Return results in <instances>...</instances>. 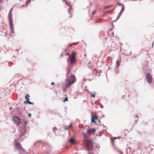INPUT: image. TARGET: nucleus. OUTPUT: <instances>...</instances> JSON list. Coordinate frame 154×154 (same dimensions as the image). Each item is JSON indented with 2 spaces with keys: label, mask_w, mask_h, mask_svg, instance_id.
<instances>
[{
  "label": "nucleus",
  "mask_w": 154,
  "mask_h": 154,
  "mask_svg": "<svg viewBox=\"0 0 154 154\" xmlns=\"http://www.w3.org/2000/svg\"><path fill=\"white\" fill-rule=\"evenodd\" d=\"M68 100L67 97L66 96V97L65 98V99L63 100V101L65 102V101H68Z\"/></svg>",
  "instance_id": "20"
},
{
  "label": "nucleus",
  "mask_w": 154,
  "mask_h": 154,
  "mask_svg": "<svg viewBox=\"0 0 154 154\" xmlns=\"http://www.w3.org/2000/svg\"><path fill=\"white\" fill-rule=\"evenodd\" d=\"M57 129L56 128H55V127L53 129V132H54V131H57Z\"/></svg>",
  "instance_id": "23"
},
{
  "label": "nucleus",
  "mask_w": 154,
  "mask_h": 154,
  "mask_svg": "<svg viewBox=\"0 0 154 154\" xmlns=\"http://www.w3.org/2000/svg\"><path fill=\"white\" fill-rule=\"evenodd\" d=\"M124 10H125L124 6L123 5V6H122V9L120 11L123 13L124 12Z\"/></svg>",
  "instance_id": "15"
},
{
  "label": "nucleus",
  "mask_w": 154,
  "mask_h": 154,
  "mask_svg": "<svg viewBox=\"0 0 154 154\" xmlns=\"http://www.w3.org/2000/svg\"><path fill=\"white\" fill-rule=\"evenodd\" d=\"M146 77L147 82L149 83H152V78L150 73H147L146 74Z\"/></svg>",
  "instance_id": "7"
},
{
  "label": "nucleus",
  "mask_w": 154,
  "mask_h": 154,
  "mask_svg": "<svg viewBox=\"0 0 154 154\" xmlns=\"http://www.w3.org/2000/svg\"><path fill=\"white\" fill-rule=\"evenodd\" d=\"M61 55L62 56V57H63V56H62V54H61Z\"/></svg>",
  "instance_id": "40"
},
{
  "label": "nucleus",
  "mask_w": 154,
  "mask_h": 154,
  "mask_svg": "<svg viewBox=\"0 0 154 154\" xmlns=\"http://www.w3.org/2000/svg\"><path fill=\"white\" fill-rule=\"evenodd\" d=\"M72 124H71H71H70V125H69V127H70L71 126H72Z\"/></svg>",
  "instance_id": "36"
},
{
  "label": "nucleus",
  "mask_w": 154,
  "mask_h": 154,
  "mask_svg": "<svg viewBox=\"0 0 154 154\" xmlns=\"http://www.w3.org/2000/svg\"><path fill=\"white\" fill-rule=\"evenodd\" d=\"M116 64L117 67H119L120 66V62L119 60L116 61Z\"/></svg>",
  "instance_id": "14"
},
{
  "label": "nucleus",
  "mask_w": 154,
  "mask_h": 154,
  "mask_svg": "<svg viewBox=\"0 0 154 154\" xmlns=\"http://www.w3.org/2000/svg\"><path fill=\"white\" fill-rule=\"evenodd\" d=\"M118 152H119L121 154H123L122 152L120 150H117Z\"/></svg>",
  "instance_id": "25"
},
{
  "label": "nucleus",
  "mask_w": 154,
  "mask_h": 154,
  "mask_svg": "<svg viewBox=\"0 0 154 154\" xmlns=\"http://www.w3.org/2000/svg\"><path fill=\"white\" fill-rule=\"evenodd\" d=\"M47 147L48 148V149L46 150V151H48L47 152L48 153L49 151H50V146L49 145L47 144L45 145L44 146H42V149H46Z\"/></svg>",
  "instance_id": "10"
},
{
  "label": "nucleus",
  "mask_w": 154,
  "mask_h": 154,
  "mask_svg": "<svg viewBox=\"0 0 154 154\" xmlns=\"http://www.w3.org/2000/svg\"><path fill=\"white\" fill-rule=\"evenodd\" d=\"M94 118L95 120V119H98V117L97 116H94Z\"/></svg>",
  "instance_id": "22"
},
{
  "label": "nucleus",
  "mask_w": 154,
  "mask_h": 154,
  "mask_svg": "<svg viewBox=\"0 0 154 154\" xmlns=\"http://www.w3.org/2000/svg\"><path fill=\"white\" fill-rule=\"evenodd\" d=\"M12 9V8L10 10L8 15V17H9V25L11 29V31L10 33H12L14 30V27L13 26V20L12 18V16L11 14V10Z\"/></svg>",
  "instance_id": "3"
},
{
  "label": "nucleus",
  "mask_w": 154,
  "mask_h": 154,
  "mask_svg": "<svg viewBox=\"0 0 154 154\" xmlns=\"http://www.w3.org/2000/svg\"><path fill=\"white\" fill-rule=\"evenodd\" d=\"M153 42H152V47H153Z\"/></svg>",
  "instance_id": "38"
},
{
  "label": "nucleus",
  "mask_w": 154,
  "mask_h": 154,
  "mask_svg": "<svg viewBox=\"0 0 154 154\" xmlns=\"http://www.w3.org/2000/svg\"><path fill=\"white\" fill-rule=\"evenodd\" d=\"M66 5H67L69 7H71L72 6L70 3H68L67 1H66Z\"/></svg>",
  "instance_id": "16"
},
{
  "label": "nucleus",
  "mask_w": 154,
  "mask_h": 154,
  "mask_svg": "<svg viewBox=\"0 0 154 154\" xmlns=\"http://www.w3.org/2000/svg\"><path fill=\"white\" fill-rule=\"evenodd\" d=\"M86 146L88 148V154H93L90 151L93 149V144L91 141L87 140L86 143Z\"/></svg>",
  "instance_id": "6"
},
{
  "label": "nucleus",
  "mask_w": 154,
  "mask_h": 154,
  "mask_svg": "<svg viewBox=\"0 0 154 154\" xmlns=\"http://www.w3.org/2000/svg\"><path fill=\"white\" fill-rule=\"evenodd\" d=\"M70 69L68 68L66 70V87H68L76 81V78L70 72Z\"/></svg>",
  "instance_id": "1"
},
{
  "label": "nucleus",
  "mask_w": 154,
  "mask_h": 154,
  "mask_svg": "<svg viewBox=\"0 0 154 154\" xmlns=\"http://www.w3.org/2000/svg\"><path fill=\"white\" fill-rule=\"evenodd\" d=\"M29 99L28 100V103H29V104H33V103H32L30 101H29Z\"/></svg>",
  "instance_id": "21"
},
{
  "label": "nucleus",
  "mask_w": 154,
  "mask_h": 154,
  "mask_svg": "<svg viewBox=\"0 0 154 154\" xmlns=\"http://www.w3.org/2000/svg\"><path fill=\"white\" fill-rule=\"evenodd\" d=\"M99 122L100 123V120H99Z\"/></svg>",
  "instance_id": "41"
},
{
  "label": "nucleus",
  "mask_w": 154,
  "mask_h": 154,
  "mask_svg": "<svg viewBox=\"0 0 154 154\" xmlns=\"http://www.w3.org/2000/svg\"><path fill=\"white\" fill-rule=\"evenodd\" d=\"M24 103H28V100H27L26 101V100L25 101Z\"/></svg>",
  "instance_id": "31"
},
{
  "label": "nucleus",
  "mask_w": 154,
  "mask_h": 154,
  "mask_svg": "<svg viewBox=\"0 0 154 154\" xmlns=\"http://www.w3.org/2000/svg\"><path fill=\"white\" fill-rule=\"evenodd\" d=\"M102 72V70H100L98 71V73H101Z\"/></svg>",
  "instance_id": "30"
},
{
  "label": "nucleus",
  "mask_w": 154,
  "mask_h": 154,
  "mask_svg": "<svg viewBox=\"0 0 154 154\" xmlns=\"http://www.w3.org/2000/svg\"><path fill=\"white\" fill-rule=\"evenodd\" d=\"M136 117L137 118V119H136V120H137L138 119V116L137 115H135Z\"/></svg>",
  "instance_id": "29"
},
{
  "label": "nucleus",
  "mask_w": 154,
  "mask_h": 154,
  "mask_svg": "<svg viewBox=\"0 0 154 154\" xmlns=\"http://www.w3.org/2000/svg\"><path fill=\"white\" fill-rule=\"evenodd\" d=\"M91 122H94V124L96 123V122L95 121V120L94 118V116H92V118H91Z\"/></svg>",
  "instance_id": "13"
},
{
  "label": "nucleus",
  "mask_w": 154,
  "mask_h": 154,
  "mask_svg": "<svg viewBox=\"0 0 154 154\" xmlns=\"http://www.w3.org/2000/svg\"><path fill=\"white\" fill-rule=\"evenodd\" d=\"M95 131L96 130L94 128H92L88 129L86 132L89 133L94 134Z\"/></svg>",
  "instance_id": "9"
},
{
  "label": "nucleus",
  "mask_w": 154,
  "mask_h": 154,
  "mask_svg": "<svg viewBox=\"0 0 154 154\" xmlns=\"http://www.w3.org/2000/svg\"><path fill=\"white\" fill-rule=\"evenodd\" d=\"M118 5H119V6H123V5H124L122 4V3H118Z\"/></svg>",
  "instance_id": "27"
},
{
  "label": "nucleus",
  "mask_w": 154,
  "mask_h": 154,
  "mask_svg": "<svg viewBox=\"0 0 154 154\" xmlns=\"http://www.w3.org/2000/svg\"><path fill=\"white\" fill-rule=\"evenodd\" d=\"M31 2L30 0H27L26 2V5H28Z\"/></svg>",
  "instance_id": "18"
},
{
  "label": "nucleus",
  "mask_w": 154,
  "mask_h": 154,
  "mask_svg": "<svg viewBox=\"0 0 154 154\" xmlns=\"http://www.w3.org/2000/svg\"><path fill=\"white\" fill-rule=\"evenodd\" d=\"M13 120L16 124H19L20 122V118L16 116L13 117Z\"/></svg>",
  "instance_id": "8"
},
{
  "label": "nucleus",
  "mask_w": 154,
  "mask_h": 154,
  "mask_svg": "<svg viewBox=\"0 0 154 154\" xmlns=\"http://www.w3.org/2000/svg\"><path fill=\"white\" fill-rule=\"evenodd\" d=\"M65 55L69 56V58L67 59V61L68 63L69 62L72 64L75 62V58L74 53H72L71 55H70L69 54H66Z\"/></svg>",
  "instance_id": "5"
},
{
  "label": "nucleus",
  "mask_w": 154,
  "mask_h": 154,
  "mask_svg": "<svg viewBox=\"0 0 154 154\" xmlns=\"http://www.w3.org/2000/svg\"><path fill=\"white\" fill-rule=\"evenodd\" d=\"M29 96L28 94H27L26 97H25V99H26V100H27L29 99Z\"/></svg>",
  "instance_id": "17"
},
{
  "label": "nucleus",
  "mask_w": 154,
  "mask_h": 154,
  "mask_svg": "<svg viewBox=\"0 0 154 154\" xmlns=\"http://www.w3.org/2000/svg\"><path fill=\"white\" fill-rule=\"evenodd\" d=\"M28 115H29V117H31V114L30 113H28Z\"/></svg>",
  "instance_id": "33"
},
{
  "label": "nucleus",
  "mask_w": 154,
  "mask_h": 154,
  "mask_svg": "<svg viewBox=\"0 0 154 154\" xmlns=\"http://www.w3.org/2000/svg\"><path fill=\"white\" fill-rule=\"evenodd\" d=\"M82 136L85 138H86V134L84 133H82Z\"/></svg>",
  "instance_id": "19"
},
{
  "label": "nucleus",
  "mask_w": 154,
  "mask_h": 154,
  "mask_svg": "<svg viewBox=\"0 0 154 154\" xmlns=\"http://www.w3.org/2000/svg\"><path fill=\"white\" fill-rule=\"evenodd\" d=\"M103 117H104V115H103Z\"/></svg>",
  "instance_id": "42"
},
{
  "label": "nucleus",
  "mask_w": 154,
  "mask_h": 154,
  "mask_svg": "<svg viewBox=\"0 0 154 154\" xmlns=\"http://www.w3.org/2000/svg\"><path fill=\"white\" fill-rule=\"evenodd\" d=\"M15 149L19 151L21 154H23L24 152V149L23 148L20 143L18 142H15Z\"/></svg>",
  "instance_id": "4"
},
{
  "label": "nucleus",
  "mask_w": 154,
  "mask_h": 154,
  "mask_svg": "<svg viewBox=\"0 0 154 154\" xmlns=\"http://www.w3.org/2000/svg\"><path fill=\"white\" fill-rule=\"evenodd\" d=\"M118 138H120V137H115L113 139H116Z\"/></svg>",
  "instance_id": "32"
},
{
  "label": "nucleus",
  "mask_w": 154,
  "mask_h": 154,
  "mask_svg": "<svg viewBox=\"0 0 154 154\" xmlns=\"http://www.w3.org/2000/svg\"><path fill=\"white\" fill-rule=\"evenodd\" d=\"M72 9V8H71V9H69V10H68V12H69V13H70L69 11H70V10H71V9Z\"/></svg>",
  "instance_id": "34"
},
{
  "label": "nucleus",
  "mask_w": 154,
  "mask_h": 154,
  "mask_svg": "<svg viewBox=\"0 0 154 154\" xmlns=\"http://www.w3.org/2000/svg\"><path fill=\"white\" fill-rule=\"evenodd\" d=\"M63 1L65 2V3H66V0H63Z\"/></svg>",
  "instance_id": "39"
},
{
  "label": "nucleus",
  "mask_w": 154,
  "mask_h": 154,
  "mask_svg": "<svg viewBox=\"0 0 154 154\" xmlns=\"http://www.w3.org/2000/svg\"><path fill=\"white\" fill-rule=\"evenodd\" d=\"M95 92H94V94H91V96L93 97H95Z\"/></svg>",
  "instance_id": "24"
},
{
  "label": "nucleus",
  "mask_w": 154,
  "mask_h": 154,
  "mask_svg": "<svg viewBox=\"0 0 154 154\" xmlns=\"http://www.w3.org/2000/svg\"><path fill=\"white\" fill-rule=\"evenodd\" d=\"M64 128L66 130H67L69 129V128H67L66 126H64Z\"/></svg>",
  "instance_id": "26"
},
{
  "label": "nucleus",
  "mask_w": 154,
  "mask_h": 154,
  "mask_svg": "<svg viewBox=\"0 0 154 154\" xmlns=\"http://www.w3.org/2000/svg\"><path fill=\"white\" fill-rule=\"evenodd\" d=\"M54 84V83L53 82L51 83V85H53Z\"/></svg>",
  "instance_id": "35"
},
{
  "label": "nucleus",
  "mask_w": 154,
  "mask_h": 154,
  "mask_svg": "<svg viewBox=\"0 0 154 154\" xmlns=\"http://www.w3.org/2000/svg\"><path fill=\"white\" fill-rule=\"evenodd\" d=\"M75 141L74 138H71L69 140V142L72 144H73Z\"/></svg>",
  "instance_id": "11"
},
{
  "label": "nucleus",
  "mask_w": 154,
  "mask_h": 154,
  "mask_svg": "<svg viewBox=\"0 0 154 154\" xmlns=\"http://www.w3.org/2000/svg\"><path fill=\"white\" fill-rule=\"evenodd\" d=\"M24 123H25V125H26V124H27V121H26L25 122H24Z\"/></svg>",
  "instance_id": "37"
},
{
  "label": "nucleus",
  "mask_w": 154,
  "mask_h": 154,
  "mask_svg": "<svg viewBox=\"0 0 154 154\" xmlns=\"http://www.w3.org/2000/svg\"><path fill=\"white\" fill-rule=\"evenodd\" d=\"M96 11H93L92 12V15H93L94 14H95V13H96Z\"/></svg>",
  "instance_id": "28"
},
{
  "label": "nucleus",
  "mask_w": 154,
  "mask_h": 154,
  "mask_svg": "<svg viewBox=\"0 0 154 154\" xmlns=\"http://www.w3.org/2000/svg\"><path fill=\"white\" fill-rule=\"evenodd\" d=\"M26 130L25 128H23L20 129L19 131L18 134L16 136L17 139L21 140L25 139L26 136L25 134L26 133Z\"/></svg>",
  "instance_id": "2"
},
{
  "label": "nucleus",
  "mask_w": 154,
  "mask_h": 154,
  "mask_svg": "<svg viewBox=\"0 0 154 154\" xmlns=\"http://www.w3.org/2000/svg\"><path fill=\"white\" fill-rule=\"evenodd\" d=\"M122 13V12L121 11L119 13L118 15V16L117 18V19L116 20H118L119 18L121 16Z\"/></svg>",
  "instance_id": "12"
}]
</instances>
